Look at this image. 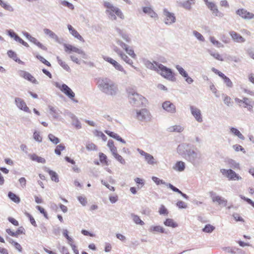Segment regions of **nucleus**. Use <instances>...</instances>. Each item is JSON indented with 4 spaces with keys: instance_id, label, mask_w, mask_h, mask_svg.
<instances>
[{
    "instance_id": "11",
    "label": "nucleus",
    "mask_w": 254,
    "mask_h": 254,
    "mask_svg": "<svg viewBox=\"0 0 254 254\" xmlns=\"http://www.w3.org/2000/svg\"><path fill=\"white\" fill-rule=\"evenodd\" d=\"M190 109L191 114L195 120L198 123H202L203 118L200 110L194 106H190Z\"/></svg>"
},
{
    "instance_id": "4",
    "label": "nucleus",
    "mask_w": 254,
    "mask_h": 254,
    "mask_svg": "<svg viewBox=\"0 0 254 254\" xmlns=\"http://www.w3.org/2000/svg\"><path fill=\"white\" fill-rule=\"evenodd\" d=\"M154 63L158 66L159 69L161 71L160 74L162 76L169 80L174 81L175 80V77L171 69L158 62H155Z\"/></svg>"
},
{
    "instance_id": "53",
    "label": "nucleus",
    "mask_w": 254,
    "mask_h": 254,
    "mask_svg": "<svg viewBox=\"0 0 254 254\" xmlns=\"http://www.w3.org/2000/svg\"><path fill=\"white\" fill-rule=\"evenodd\" d=\"M159 213L161 215H167L168 214V211L164 205H161L159 210Z\"/></svg>"
},
{
    "instance_id": "21",
    "label": "nucleus",
    "mask_w": 254,
    "mask_h": 254,
    "mask_svg": "<svg viewBox=\"0 0 254 254\" xmlns=\"http://www.w3.org/2000/svg\"><path fill=\"white\" fill-rule=\"evenodd\" d=\"M6 232L9 235L17 237L20 234H24V229L22 227H20L16 231L14 232L12 231L10 229H7Z\"/></svg>"
},
{
    "instance_id": "47",
    "label": "nucleus",
    "mask_w": 254,
    "mask_h": 254,
    "mask_svg": "<svg viewBox=\"0 0 254 254\" xmlns=\"http://www.w3.org/2000/svg\"><path fill=\"white\" fill-rule=\"evenodd\" d=\"M210 42L214 45L216 46L218 48L223 47L224 45L219 42L218 41L216 40L214 37H210Z\"/></svg>"
},
{
    "instance_id": "30",
    "label": "nucleus",
    "mask_w": 254,
    "mask_h": 254,
    "mask_svg": "<svg viewBox=\"0 0 254 254\" xmlns=\"http://www.w3.org/2000/svg\"><path fill=\"white\" fill-rule=\"evenodd\" d=\"M185 169V163L183 161H178L176 163L173 169L179 172H182Z\"/></svg>"
},
{
    "instance_id": "25",
    "label": "nucleus",
    "mask_w": 254,
    "mask_h": 254,
    "mask_svg": "<svg viewBox=\"0 0 254 254\" xmlns=\"http://www.w3.org/2000/svg\"><path fill=\"white\" fill-rule=\"evenodd\" d=\"M184 130V127L180 125H175L170 127L168 128L167 130L169 132H182Z\"/></svg>"
},
{
    "instance_id": "52",
    "label": "nucleus",
    "mask_w": 254,
    "mask_h": 254,
    "mask_svg": "<svg viewBox=\"0 0 254 254\" xmlns=\"http://www.w3.org/2000/svg\"><path fill=\"white\" fill-rule=\"evenodd\" d=\"M223 79L224 80V82L226 84L227 87L229 88H232L233 87V83L229 78L226 76Z\"/></svg>"
},
{
    "instance_id": "40",
    "label": "nucleus",
    "mask_w": 254,
    "mask_h": 254,
    "mask_svg": "<svg viewBox=\"0 0 254 254\" xmlns=\"http://www.w3.org/2000/svg\"><path fill=\"white\" fill-rule=\"evenodd\" d=\"M48 138L54 144H58L60 142L59 138L53 134L50 133L48 135Z\"/></svg>"
},
{
    "instance_id": "29",
    "label": "nucleus",
    "mask_w": 254,
    "mask_h": 254,
    "mask_svg": "<svg viewBox=\"0 0 254 254\" xmlns=\"http://www.w3.org/2000/svg\"><path fill=\"white\" fill-rule=\"evenodd\" d=\"M167 186H168L173 191L180 194L185 199H188L189 198V196L186 194L182 192L179 189L174 186L171 184H167Z\"/></svg>"
},
{
    "instance_id": "54",
    "label": "nucleus",
    "mask_w": 254,
    "mask_h": 254,
    "mask_svg": "<svg viewBox=\"0 0 254 254\" xmlns=\"http://www.w3.org/2000/svg\"><path fill=\"white\" fill-rule=\"evenodd\" d=\"M25 215L29 219L30 223H31V224L33 226H34L35 227L37 226L36 222L34 218L32 217V216L30 214H29L28 212H25Z\"/></svg>"
},
{
    "instance_id": "10",
    "label": "nucleus",
    "mask_w": 254,
    "mask_h": 254,
    "mask_svg": "<svg viewBox=\"0 0 254 254\" xmlns=\"http://www.w3.org/2000/svg\"><path fill=\"white\" fill-rule=\"evenodd\" d=\"M48 108L49 109V113L54 119L63 122L64 119L61 115L62 114V111L58 108L52 106H49Z\"/></svg>"
},
{
    "instance_id": "2",
    "label": "nucleus",
    "mask_w": 254,
    "mask_h": 254,
    "mask_svg": "<svg viewBox=\"0 0 254 254\" xmlns=\"http://www.w3.org/2000/svg\"><path fill=\"white\" fill-rule=\"evenodd\" d=\"M97 83L99 90L107 95L115 96L118 91L117 85L108 78H100Z\"/></svg>"
},
{
    "instance_id": "3",
    "label": "nucleus",
    "mask_w": 254,
    "mask_h": 254,
    "mask_svg": "<svg viewBox=\"0 0 254 254\" xmlns=\"http://www.w3.org/2000/svg\"><path fill=\"white\" fill-rule=\"evenodd\" d=\"M128 97L129 103L135 107H140L145 104L146 99L142 95L138 94L133 90L128 92Z\"/></svg>"
},
{
    "instance_id": "34",
    "label": "nucleus",
    "mask_w": 254,
    "mask_h": 254,
    "mask_svg": "<svg viewBox=\"0 0 254 254\" xmlns=\"http://www.w3.org/2000/svg\"><path fill=\"white\" fill-rule=\"evenodd\" d=\"M57 61L59 64L66 71H70V68L69 66L64 62H63L59 57H57Z\"/></svg>"
},
{
    "instance_id": "20",
    "label": "nucleus",
    "mask_w": 254,
    "mask_h": 254,
    "mask_svg": "<svg viewBox=\"0 0 254 254\" xmlns=\"http://www.w3.org/2000/svg\"><path fill=\"white\" fill-rule=\"evenodd\" d=\"M195 2V0H187L180 2L179 5L186 10H190L191 9V5L194 4Z\"/></svg>"
},
{
    "instance_id": "42",
    "label": "nucleus",
    "mask_w": 254,
    "mask_h": 254,
    "mask_svg": "<svg viewBox=\"0 0 254 254\" xmlns=\"http://www.w3.org/2000/svg\"><path fill=\"white\" fill-rule=\"evenodd\" d=\"M228 165L230 167L232 168L233 169H239V164L237 163L234 160L229 159L228 161Z\"/></svg>"
},
{
    "instance_id": "9",
    "label": "nucleus",
    "mask_w": 254,
    "mask_h": 254,
    "mask_svg": "<svg viewBox=\"0 0 254 254\" xmlns=\"http://www.w3.org/2000/svg\"><path fill=\"white\" fill-rule=\"evenodd\" d=\"M64 46L65 52L68 53L69 54L71 53V52H75L81 55L82 58H87L86 54L81 49H78L69 44H64Z\"/></svg>"
},
{
    "instance_id": "63",
    "label": "nucleus",
    "mask_w": 254,
    "mask_h": 254,
    "mask_svg": "<svg viewBox=\"0 0 254 254\" xmlns=\"http://www.w3.org/2000/svg\"><path fill=\"white\" fill-rule=\"evenodd\" d=\"M104 5L105 7L107 8L108 10H111L113 11L114 9H115V6H113L112 3L108 1H105L104 2Z\"/></svg>"
},
{
    "instance_id": "28",
    "label": "nucleus",
    "mask_w": 254,
    "mask_h": 254,
    "mask_svg": "<svg viewBox=\"0 0 254 254\" xmlns=\"http://www.w3.org/2000/svg\"><path fill=\"white\" fill-rule=\"evenodd\" d=\"M143 11L144 13L148 14L152 18L157 17V13L150 7H144L143 8Z\"/></svg>"
},
{
    "instance_id": "59",
    "label": "nucleus",
    "mask_w": 254,
    "mask_h": 254,
    "mask_svg": "<svg viewBox=\"0 0 254 254\" xmlns=\"http://www.w3.org/2000/svg\"><path fill=\"white\" fill-rule=\"evenodd\" d=\"M106 12L108 14L110 19L112 20H116L117 19L116 15L114 14L115 11H113L111 10H106Z\"/></svg>"
},
{
    "instance_id": "36",
    "label": "nucleus",
    "mask_w": 254,
    "mask_h": 254,
    "mask_svg": "<svg viewBox=\"0 0 254 254\" xmlns=\"http://www.w3.org/2000/svg\"><path fill=\"white\" fill-rule=\"evenodd\" d=\"M7 55L10 58H12L15 61L18 62L19 63L21 62V61L17 58L16 54L13 51L9 50L7 52Z\"/></svg>"
},
{
    "instance_id": "1",
    "label": "nucleus",
    "mask_w": 254,
    "mask_h": 254,
    "mask_svg": "<svg viewBox=\"0 0 254 254\" xmlns=\"http://www.w3.org/2000/svg\"><path fill=\"white\" fill-rule=\"evenodd\" d=\"M177 151L179 155L194 166H198L202 162L201 154L199 151L192 149L189 144L184 143L179 144Z\"/></svg>"
},
{
    "instance_id": "51",
    "label": "nucleus",
    "mask_w": 254,
    "mask_h": 254,
    "mask_svg": "<svg viewBox=\"0 0 254 254\" xmlns=\"http://www.w3.org/2000/svg\"><path fill=\"white\" fill-rule=\"evenodd\" d=\"M67 28L69 30V31L70 32V33L74 37H75L79 34L78 32L75 30L71 25L68 24L67 25Z\"/></svg>"
},
{
    "instance_id": "45",
    "label": "nucleus",
    "mask_w": 254,
    "mask_h": 254,
    "mask_svg": "<svg viewBox=\"0 0 254 254\" xmlns=\"http://www.w3.org/2000/svg\"><path fill=\"white\" fill-rule=\"evenodd\" d=\"M0 5L7 10L9 11H13V8L11 6L3 2L2 0H0Z\"/></svg>"
},
{
    "instance_id": "19",
    "label": "nucleus",
    "mask_w": 254,
    "mask_h": 254,
    "mask_svg": "<svg viewBox=\"0 0 254 254\" xmlns=\"http://www.w3.org/2000/svg\"><path fill=\"white\" fill-rule=\"evenodd\" d=\"M44 32L46 35L49 36V37L50 38L54 39L56 42H57L59 44L62 43L60 41L58 36L52 30H51L48 28H45L44 29Z\"/></svg>"
},
{
    "instance_id": "43",
    "label": "nucleus",
    "mask_w": 254,
    "mask_h": 254,
    "mask_svg": "<svg viewBox=\"0 0 254 254\" xmlns=\"http://www.w3.org/2000/svg\"><path fill=\"white\" fill-rule=\"evenodd\" d=\"M65 148V147L64 144H60L58 145L55 149V153L58 155H60L61 151L64 150Z\"/></svg>"
},
{
    "instance_id": "22",
    "label": "nucleus",
    "mask_w": 254,
    "mask_h": 254,
    "mask_svg": "<svg viewBox=\"0 0 254 254\" xmlns=\"http://www.w3.org/2000/svg\"><path fill=\"white\" fill-rule=\"evenodd\" d=\"M116 31L118 34L121 36L122 38L125 40L127 42L129 43L131 41L130 38L129 37L128 35L122 30L120 29L119 28H115Z\"/></svg>"
},
{
    "instance_id": "16",
    "label": "nucleus",
    "mask_w": 254,
    "mask_h": 254,
    "mask_svg": "<svg viewBox=\"0 0 254 254\" xmlns=\"http://www.w3.org/2000/svg\"><path fill=\"white\" fill-rule=\"evenodd\" d=\"M103 59L105 61L108 62L110 64H112L114 67L117 69L121 71L124 72L125 73H126L123 66L119 64L117 61L113 60L110 57H104Z\"/></svg>"
},
{
    "instance_id": "50",
    "label": "nucleus",
    "mask_w": 254,
    "mask_h": 254,
    "mask_svg": "<svg viewBox=\"0 0 254 254\" xmlns=\"http://www.w3.org/2000/svg\"><path fill=\"white\" fill-rule=\"evenodd\" d=\"M193 35L199 41L204 42V38L203 36L198 32L194 30L193 31Z\"/></svg>"
},
{
    "instance_id": "61",
    "label": "nucleus",
    "mask_w": 254,
    "mask_h": 254,
    "mask_svg": "<svg viewBox=\"0 0 254 254\" xmlns=\"http://www.w3.org/2000/svg\"><path fill=\"white\" fill-rule=\"evenodd\" d=\"M212 13L214 16L219 17L220 18H222L224 16V14L218 10V7L212 11Z\"/></svg>"
},
{
    "instance_id": "15",
    "label": "nucleus",
    "mask_w": 254,
    "mask_h": 254,
    "mask_svg": "<svg viewBox=\"0 0 254 254\" xmlns=\"http://www.w3.org/2000/svg\"><path fill=\"white\" fill-rule=\"evenodd\" d=\"M162 108L168 113L174 114L176 112V106L169 101H166L163 103Z\"/></svg>"
},
{
    "instance_id": "39",
    "label": "nucleus",
    "mask_w": 254,
    "mask_h": 254,
    "mask_svg": "<svg viewBox=\"0 0 254 254\" xmlns=\"http://www.w3.org/2000/svg\"><path fill=\"white\" fill-rule=\"evenodd\" d=\"M144 158L149 164L153 165L155 163L153 156L149 153L144 156Z\"/></svg>"
},
{
    "instance_id": "62",
    "label": "nucleus",
    "mask_w": 254,
    "mask_h": 254,
    "mask_svg": "<svg viewBox=\"0 0 254 254\" xmlns=\"http://www.w3.org/2000/svg\"><path fill=\"white\" fill-rule=\"evenodd\" d=\"M36 209H38L40 212L42 214H43L44 216L48 219V214L46 212V211H45V210L41 206H39V205H37L36 207Z\"/></svg>"
},
{
    "instance_id": "35",
    "label": "nucleus",
    "mask_w": 254,
    "mask_h": 254,
    "mask_svg": "<svg viewBox=\"0 0 254 254\" xmlns=\"http://www.w3.org/2000/svg\"><path fill=\"white\" fill-rule=\"evenodd\" d=\"M155 62L151 63V62L147 61L145 64L146 66L148 68L154 70L156 71H158L159 68L158 67V66L156 65V64L154 63Z\"/></svg>"
},
{
    "instance_id": "13",
    "label": "nucleus",
    "mask_w": 254,
    "mask_h": 254,
    "mask_svg": "<svg viewBox=\"0 0 254 254\" xmlns=\"http://www.w3.org/2000/svg\"><path fill=\"white\" fill-rule=\"evenodd\" d=\"M14 102L16 107L20 110L27 113H31L29 108L27 106L26 103L22 99L19 97H15Z\"/></svg>"
},
{
    "instance_id": "32",
    "label": "nucleus",
    "mask_w": 254,
    "mask_h": 254,
    "mask_svg": "<svg viewBox=\"0 0 254 254\" xmlns=\"http://www.w3.org/2000/svg\"><path fill=\"white\" fill-rule=\"evenodd\" d=\"M164 224L168 227H171L172 228H176L178 227V224L175 222L172 219L167 218L164 222Z\"/></svg>"
},
{
    "instance_id": "18",
    "label": "nucleus",
    "mask_w": 254,
    "mask_h": 254,
    "mask_svg": "<svg viewBox=\"0 0 254 254\" xmlns=\"http://www.w3.org/2000/svg\"><path fill=\"white\" fill-rule=\"evenodd\" d=\"M229 34L235 42L243 43L245 42V39L240 34L234 31H230Z\"/></svg>"
},
{
    "instance_id": "44",
    "label": "nucleus",
    "mask_w": 254,
    "mask_h": 254,
    "mask_svg": "<svg viewBox=\"0 0 254 254\" xmlns=\"http://www.w3.org/2000/svg\"><path fill=\"white\" fill-rule=\"evenodd\" d=\"M215 229V227L210 225L207 224L202 229V231L205 233H210Z\"/></svg>"
},
{
    "instance_id": "7",
    "label": "nucleus",
    "mask_w": 254,
    "mask_h": 254,
    "mask_svg": "<svg viewBox=\"0 0 254 254\" xmlns=\"http://www.w3.org/2000/svg\"><path fill=\"white\" fill-rule=\"evenodd\" d=\"M164 22L166 25H171L176 22V18L174 13L169 12L167 9L164 8L163 11Z\"/></svg>"
},
{
    "instance_id": "27",
    "label": "nucleus",
    "mask_w": 254,
    "mask_h": 254,
    "mask_svg": "<svg viewBox=\"0 0 254 254\" xmlns=\"http://www.w3.org/2000/svg\"><path fill=\"white\" fill-rule=\"evenodd\" d=\"M230 131L231 133L235 136H237L240 139L244 140L245 138L244 136L240 132V131L236 128L234 127H231L230 128Z\"/></svg>"
},
{
    "instance_id": "37",
    "label": "nucleus",
    "mask_w": 254,
    "mask_h": 254,
    "mask_svg": "<svg viewBox=\"0 0 254 254\" xmlns=\"http://www.w3.org/2000/svg\"><path fill=\"white\" fill-rule=\"evenodd\" d=\"M131 215L133 221L135 223H136V224H139L141 226L144 224V222L140 219V218L138 215L134 214H131Z\"/></svg>"
},
{
    "instance_id": "64",
    "label": "nucleus",
    "mask_w": 254,
    "mask_h": 254,
    "mask_svg": "<svg viewBox=\"0 0 254 254\" xmlns=\"http://www.w3.org/2000/svg\"><path fill=\"white\" fill-rule=\"evenodd\" d=\"M177 206L181 209L186 208L187 207V204L182 200L178 201L176 203Z\"/></svg>"
},
{
    "instance_id": "48",
    "label": "nucleus",
    "mask_w": 254,
    "mask_h": 254,
    "mask_svg": "<svg viewBox=\"0 0 254 254\" xmlns=\"http://www.w3.org/2000/svg\"><path fill=\"white\" fill-rule=\"evenodd\" d=\"M72 120V125L75 126V127L77 129H80L81 128V125L80 122L78 121L77 118L75 116V118Z\"/></svg>"
},
{
    "instance_id": "58",
    "label": "nucleus",
    "mask_w": 254,
    "mask_h": 254,
    "mask_svg": "<svg viewBox=\"0 0 254 254\" xmlns=\"http://www.w3.org/2000/svg\"><path fill=\"white\" fill-rule=\"evenodd\" d=\"M152 180L157 185H159L160 184H164V185H166L167 186V185L168 184H166L164 181H163L162 180H160L159 179V178H158L157 177H152Z\"/></svg>"
},
{
    "instance_id": "60",
    "label": "nucleus",
    "mask_w": 254,
    "mask_h": 254,
    "mask_svg": "<svg viewBox=\"0 0 254 254\" xmlns=\"http://www.w3.org/2000/svg\"><path fill=\"white\" fill-rule=\"evenodd\" d=\"M176 69L178 70L179 73L183 76V75H185L187 72L180 65H177L176 66Z\"/></svg>"
},
{
    "instance_id": "55",
    "label": "nucleus",
    "mask_w": 254,
    "mask_h": 254,
    "mask_svg": "<svg viewBox=\"0 0 254 254\" xmlns=\"http://www.w3.org/2000/svg\"><path fill=\"white\" fill-rule=\"evenodd\" d=\"M33 138L38 142H41L42 141V137L40 136V133L36 131H35L33 133Z\"/></svg>"
},
{
    "instance_id": "17",
    "label": "nucleus",
    "mask_w": 254,
    "mask_h": 254,
    "mask_svg": "<svg viewBox=\"0 0 254 254\" xmlns=\"http://www.w3.org/2000/svg\"><path fill=\"white\" fill-rule=\"evenodd\" d=\"M20 75L25 79L28 80V81L32 82L33 83H34L35 84H39V82L38 81L34 78V76H33L30 73L21 70L20 71Z\"/></svg>"
},
{
    "instance_id": "41",
    "label": "nucleus",
    "mask_w": 254,
    "mask_h": 254,
    "mask_svg": "<svg viewBox=\"0 0 254 254\" xmlns=\"http://www.w3.org/2000/svg\"><path fill=\"white\" fill-rule=\"evenodd\" d=\"M207 51H208V53L215 59L220 61H224V60L222 58L221 55L219 54H218V53H214L210 50H208Z\"/></svg>"
},
{
    "instance_id": "31",
    "label": "nucleus",
    "mask_w": 254,
    "mask_h": 254,
    "mask_svg": "<svg viewBox=\"0 0 254 254\" xmlns=\"http://www.w3.org/2000/svg\"><path fill=\"white\" fill-rule=\"evenodd\" d=\"M150 232H160L161 233H167L166 232H165V229L160 226H152L150 227L149 229Z\"/></svg>"
},
{
    "instance_id": "49",
    "label": "nucleus",
    "mask_w": 254,
    "mask_h": 254,
    "mask_svg": "<svg viewBox=\"0 0 254 254\" xmlns=\"http://www.w3.org/2000/svg\"><path fill=\"white\" fill-rule=\"evenodd\" d=\"M36 57L38 60H39L42 63L45 64V65H47L48 66H51V64L48 61H47L46 59H45L43 57H42L41 56L39 55H37L36 56Z\"/></svg>"
},
{
    "instance_id": "56",
    "label": "nucleus",
    "mask_w": 254,
    "mask_h": 254,
    "mask_svg": "<svg viewBox=\"0 0 254 254\" xmlns=\"http://www.w3.org/2000/svg\"><path fill=\"white\" fill-rule=\"evenodd\" d=\"M113 11H115V14L119 16L120 18L124 19V15L121 10L118 7H116L115 9H114Z\"/></svg>"
},
{
    "instance_id": "6",
    "label": "nucleus",
    "mask_w": 254,
    "mask_h": 254,
    "mask_svg": "<svg viewBox=\"0 0 254 254\" xmlns=\"http://www.w3.org/2000/svg\"><path fill=\"white\" fill-rule=\"evenodd\" d=\"M151 115L148 110L142 109L139 111H136V118L140 121L148 122L151 120Z\"/></svg>"
},
{
    "instance_id": "8",
    "label": "nucleus",
    "mask_w": 254,
    "mask_h": 254,
    "mask_svg": "<svg viewBox=\"0 0 254 254\" xmlns=\"http://www.w3.org/2000/svg\"><path fill=\"white\" fill-rule=\"evenodd\" d=\"M221 173L229 180H241L242 177L232 169H222L220 170Z\"/></svg>"
},
{
    "instance_id": "23",
    "label": "nucleus",
    "mask_w": 254,
    "mask_h": 254,
    "mask_svg": "<svg viewBox=\"0 0 254 254\" xmlns=\"http://www.w3.org/2000/svg\"><path fill=\"white\" fill-rule=\"evenodd\" d=\"M105 132L110 137L120 141L123 143H126V141L121 137L118 134L110 131V130H106Z\"/></svg>"
},
{
    "instance_id": "57",
    "label": "nucleus",
    "mask_w": 254,
    "mask_h": 254,
    "mask_svg": "<svg viewBox=\"0 0 254 254\" xmlns=\"http://www.w3.org/2000/svg\"><path fill=\"white\" fill-rule=\"evenodd\" d=\"M222 250L226 252L231 253V254H235L236 253V248H233L230 247H223L222 248Z\"/></svg>"
},
{
    "instance_id": "46",
    "label": "nucleus",
    "mask_w": 254,
    "mask_h": 254,
    "mask_svg": "<svg viewBox=\"0 0 254 254\" xmlns=\"http://www.w3.org/2000/svg\"><path fill=\"white\" fill-rule=\"evenodd\" d=\"M7 32L8 35L10 37L13 38L15 41L17 42V39H18L19 36L16 33H15L13 31L11 30H7Z\"/></svg>"
},
{
    "instance_id": "12",
    "label": "nucleus",
    "mask_w": 254,
    "mask_h": 254,
    "mask_svg": "<svg viewBox=\"0 0 254 254\" xmlns=\"http://www.w3.org/2000/svg\"><path fill=\"white\" fill-rule=\"evenodd\" d=\"M209 194L213 202H216L219 205L223 206H226L227 203L226 199L220 196L216 195V193L212 191L209 192Z\"/></svg>"
},
{
    "instance_id": "38",
    "label": "nucleus",
    "mask_w": 254,
    "mask_h": 254,
    "mask_svg": "<svg viewBox=\"0 0 254 254\" xmlns=\"http://www.w3.org/2000/svg\"><path fill=\"white\" fill-rule=\"evenodd\" d=\"M127 64L131 65L133 67H135L132 65L133 61L130 59L125 54L123 53L120 57Z\"/></svg>"
},
{
    "instance_id": "24",
    "label": "nucleus",
    "mask_w": 254,
    "mask_h": 254,
    "mask_svg": "<svg viewBox=\"0 0 254 254\" xmlns=\"http://www.w3.org/2000/svg\"><path fill=\"white\" fill-rule=\"evenodd\" d=\"M28 156L32 161H35L38 163L43 164L46 163V160L44 158L37 156L36 154H29Z\"/></svg>"
},
{
    "instance_id": "33",
    "label": "nucleus",
    "mask_w": 254,
    "mask_h": 254,
    "mask_svg": "<svg viewBox=\"0 0 254 254\" xmlns=\"http://www.w3.org/2000/svg\"><path fill=\"white\" fill-rule=\"evenodd\" d=\"M8 197L15 203H18L20 201V197L11 191L8 193Z\"/></svg>"
},
{
    "instance_id": "14",
    "label": "nucleus",
    "mask_w": 254,
    "mask_h": 254,
    "mask_svg": "<svg viewBox=\"0 0 254 254\" xmlns=\"http://www.w3.org/2000/svg\"><path fill=\"white\" fill-rule=\"evenodd\" d=\"M236 13L242 18L246 20H250L254 18V14L248 11L245 8H240L236 10Z\"/></svg>"
},
{
    "instance_id": "26",
    "label": "nucleus",
    "mask_w": 254,
    "mask_h": 254,
    "mask_svg": "<svg viewBox=\"0 0 254 254\" xmlns=\"http://www.w3.org/2000/svg\"><path fill=\"white\" fill-rule=\"evenodd\" d=\"M45 171L48 172V173L49 174V175L51 176V178L52 181H55V182H57V183L59 181L58 175L56 172H55L52 170H51L48 168H45Z\"/></svg>"
},
{
    "instance_id": "5",
    "label": "nucleus",
    "mask_w": 254,
    "mask_h": 254,
    "mask_svg": "<svg viewBox=\"0 0 254 254\" xmlns=\"http://www.w3.org/2000/svg\"><path fill=\"white\" fill-rule=\"evenodd\" d=\"M55 85L56 87L59 88L68 98L70 99L74 98L75 96L74 93L67 85L64 83L61 84L60 83L56 82L55 83Z\"/></svg>"
}]
</instances>
